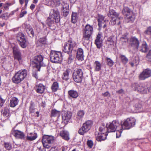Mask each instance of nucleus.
Instances as JSON below:
<instances>
[{
  "label": "nucleus",
  "mask_w": 151,
  "mask_h": 151,
  "mask_svg": "<svg viewBox=\"0 0 151 151\" xmlns=\"http://www.w3.org/2000/svg\"><path fill=\"white\" fill-rule=\"evenodd\" d=\"M94 65L95 67V70L96 71H99L101 70L102 65L99 61H96L95 62Z\"/></svg>",
  "instance_id": "7c9ffc66"
},
{
  "label": "nucleus",
  "mask_w": 151,
  "mask_h": 151,
  "mask_svg": "<svg viewBox=\"0 0 151 151\" xmlns=\"http://www.w3.org/2000/svg\"><path fill=\"white\" fill-rule=\"evenodd\" d=\"M60 135L63 139L66 140H68L69 139V134L67 131L64 130L61 131L60 133Z\"/></svg>",
  "instance_id": "a878e982"
},
{
  "label": "nucleus",
  "mask_w": 151,
  "mask_h": 151,
  "mask_svg": "<svg viewBox=\"0 0 151 151\" xmlns=\"http://www.w3.org/2000/svg\"><path fill=\"white\" fill-rule=\"evenodd\" d=\"M12 5V4L11 3H5L3 7L5 9H8L9 6Z\"/></svg>",
  "instance_id": "864d4df0"
},
{
  "label": "nucleus",
  "mask_w": 151,
  "mask_h": 151,
  "mask_svg": "<svg viewBox=\"0 0 151 151\" xmlns=\"http://www.w3.org/2000/svg\"><path fill=\"white\" fill-rule=\"evenodd\" d=\"M60 115V111L55 109H52L51 111V117H59Z\"/></svg>",
  "instance_id": "c9c22d12"
},
{
  "label": "nucleus",
  "mask_w": 151,
  "mask_h": 151,
  "mask_svg": "<svg viewBox=\"0 0 151 151\" xmlns=\"http://www.w3.org/2000/svg\"><path fill=\"white\" fill-rule=\"evenodd\" d=\"M87 145L90 148H92L93 146V142L91 140H88L87 142Z\"/></svg>",
  "instance_id": "052dcab7"
},
{
  "label": "nucleus",
  "mask_w": 151,
  "mask_h": 151,
  "mask_svg": "<svg viewBox=\"0 0 151 151\" xmlns=\"http://www.w3.org/2000/svg\"><path fill=\"white\" fill-rule=\"evenodd\" d=\"M107 16L110 18L114 17H118L119 14L116 13L114 10L112 9H109L107 13Z\"/></svg>",
  "instance_id": "393cba45"
},
{
  "label": "nucleus",
  "mask_w": 151,
  "mask_h": 151,
  "mask_svg": "<svg viewBox=\"0 0 151 151\" xmlns=\"http://www.w3.org/2000/svg\"><path fill=\"white\" fill-rule=\"evenodd\" d=\"M146 35L151 36V27H148L145 32Z\"/></svg>",
  "instance_id": "8fccbe9b"
},
{
  "label": "nucleus",
  "mask_w": 151,
  "mask_h": 151,
  "mask_svg": "<svg viewBox=\"0 0 151 151\" xmlns=\"http://www.w3.org/2000/svg\"><path fill=\"white\" fill-rule=\"evenodd\" d=\"M51 14L50 15L56 21L59 22L60 20V15L57 9H52L51 12Z\"/></svg>",
  "instance_id": "412c9836"
},
{
  "label": "nucleus",
  "mask_w": 151,
  "mask_h": 151,
  "mask_svg": "<svg viewBox=\"0 0 151 151\" xmlns=\"http://www.w3.org/2000/svg\"><path fill=\"white\" fill-rule=\"evenodd\" d=\"M148 84L147 83H140L139 84L135 83L132 85V87L134 88L136 91L142 93H147V89L148 88L147 87Z\"/></svg>",
  "instance_id": "1a4fd4ad"
},
{
  "label": "nucleus",
  "mask_w": 151,
  "mask_h": 151,
  "mask_svg": "<svg viewBox=\"0 0 151 151\" xmlns=\"http://www.w3.org/2000/svg\"><path fill=\"white\" fill-rule=\"evenodd\" d=\"M27 13V12L26 11L21 12L19 15L20 17L21 18L23 17L24 15L26 14Z\"/></svg>",
  "instance_id": "680f3d73"
},
{
  "label": "nucleus",
  "mask_w": 151,
  "mask_h": 151,
  "mask_svg": "<svg viewBox=\"0 0 151 151\" xmlns=\"http://www.w3.org/2000/svg\"><path fill=\"white\" fill-rule=\"evenodd\" d=\"M119 58L121 61L124 64H126L128 62V59L125 55H121L119 56Z\"/></svg>",
  "instance_id": "37998d69"
},
{
  "label": "nucleus",
  "mask_w": 151,
  "mask_h": 151,
  "mask_svg": "<svg viewBox=\"0 0 151 151\" xmlns=\"http://www.w3.org/2000/svg\"><path fill=\"white\" fill-rule=\"evenodd\" d=\"M146 58L148 59V60H151V50H149L146 56Z\"/></svg>",
  "instance_id": "bf43d9fd"
},
{
  "label": "nucleus",
  "mask_w": 151,
  "mask_h": 151,
  "mask_svg": "<svg viewBox=\"0 0 151 151\" xmlns=\"http://www.w3.org/2000/svg\"><path fill=\"white\" fill-rule=\"evenodd\" d=\"M121 126L119 121L117 120H114L110 123L108 127V132H114L116 129L120 127Z\"/></svg>",
  "instance_id": "4468645a"
},
{
  "label": "nucleus",
  "mask_w": 151,
  "mask_h": 151,
  "mask_svg": "<svg viewBox=\"0 0 151 151\" xmlns=\"http://www.w3.org/2000/svg\"><path fill=\"white\" fill-rule=\"evenodd\" d=\"M4 100L2 98H1V96H0V104H3L4 103Z\"/></svg>",
  "instance_id": "69168bd1"
},
{
  "label": "nucleus",
  "mask_w": 151,
  "mask_h": 151,
  "mask_svg": "<svg viewBox=\"0 0 151 151\" xmlns=\"http://www.w3.org/2000/svg\"><path fill=\"white\" fill-rule=\"evenodd\" d=\"M18 102L19 100L17 98L15 97H13L10 100V106L12 107H14L18 104Z\"/></svg>",
  "instance_id": "c756f323"
},
{
  "label": "nucleus",
  "mask_w": 151,
  "mask_h": 151,
  "mask_svg": "<svg viewBox=\"0 0 151 151\" xmlns=\"http://www.w3.org/2000/svg\"><path fill=\"white\" fill-rule=\"evenodd\" d=\"M99 132L96 137V140L99 141L105 140L108 134V127H106L102 124L99 128Z\"/></svg>",
  "instance_id": "7ed1b4c3"
},
{
  "label": "nucleus",
  "mask_w": 151,
  "mask_h": 151,
  "mask_svg": "<svg viewBox=\"0 0 151 151\" xmlns=\"http://www.w3.org/2000/svg\"><path fill=\"white\" fill-rule=\"evenodd\" d=\"M58 21H55L54 19L50 16L47 20V24L49 26H50L55 23H57Z\"/></svg>",
  "instance_id": "2f4dec72"
},
{
  "label": "nucleus",
  "mask_w": 151,
  "mask_h": 151,
  "mask_svg": "<svg viewBox=\"0 0 151 151\" xmlns=\"http://www.w3.org/2000/svg\"><path fill=\"white\" fill-rule=\"evenodd\" d=\"M50 57L51 61L54 63H60L62 60V54L59 52L51 51Z\"/></svg>",
  "instance_id": "6e6552de"
},
{
  "label": "nucleus",
  "mask_w": 151,
  "mask_h": 151,
  "mask_svg": "<svg viewBox=\"0 0 151 151\" xmlns=\"http://www.w3.org/2000/svg\"><path fill=\"white\" fill-rule=\"evenodd\" d=\"M83 72L81 69H77L75 70L73 74V78L74 81L77 83L82 81L83 75Z\"/></svg>",
  "instance_id": "ddd939ff"
},
{
  "label": "nucleus",
  "mask_w": 151,
  "mask_h": 151,
  "mask_svg": "<svg viewBox=\"0 0 151 151\" xmlns=\"http://www.w3.org/2000/svg\"><path fill=\"white\" fill-rule=\"evenodd\" d=\"M85 114V112L83 110H80L78 111L77 117L78 119H80L82 118Z\"/></svg>",
  "instance_id": "79ce46f5"
},
{
  "label": "nucleus",
  "mask_w": 151,
  "mask_h": 151,
  "mask_svg": "<svg viewBox=\"0 0 151 151\" xmlns=\"http://www.w3.org/2000/svg\"><path fill=\"white\" fill-rule=\"evenodd\" d=\"M124 129H122V128L120 127H119V128L116 129V138H119L120 137L121 135V133L122 132V130Z\"/></svg>",
  "instance_id": "de8ad7c7"
},
{
  "label": "nucleus",
  "mask_w": 151,
  "mask_h": 151,
  "mask_svg": "<svg viewBox=\"0 0 151 151\" xmlns=\"http://www.w3.org/2000/svg\"><path fill=\"white\" fill-rule=\"evenodd\" d=\"M122 12L123 14L126 16V21L127 22H132L134 21V14L128 7H124Z\"/></svg>",
  "instance_id": "423d86ee"
},
{
  "label": "nucleus",
  "mask_w": 151,
  "mask_h": 151,
  "mask_svg": "<svg viewBox=\"0 0 151 151\" xmlns=\"http://www.w3.org/2000/svg\"><path fill=\"white\" fill-rule=\"evenodd\" d=\"M105 17L101 14H98V25L99 27L102 26V24L104 22H108V20H104Z\"/></svg>",
  "instance_id": "b1692460"
},
{
  "label": "nucleus",
  "mask_w": 151,
  "mask_h": 151,
  "mask_svg": "<svg viewBox=\"0 0 151 151\" xmlns=\"http://www.w3.org/2000/svg\"><path fill=\"white\" fill-rule=\"evenodd\" d=\"M13 52L15 59L17 60L19 62L21 61V53L20 51L19 48L17 46L13 47Z\"/></svg>",
  "instance_id": "dca6fc26"
},
{
  "label": "nucleus",
  "mask_w": 151,
  "mask_h": 151,
  "mask_svg": "<svg viewBox=\"0 0 151 151\" xmlns=\"http://www.w3.org/2000/svg\"><path fill=\"white\" fill-rule=\"evenodd\" d=\"M27 75V71L26 70H19L12 77V81L14 83H19L24 79Z\"/></svg>",
  "instance_id": "f03ea898"
},
{
  "label": "nucleus",
  "mask_w": 151,
  "mask_h": 151,
  "mask_svg": "<svg viewBox=\"0 0 151 151\" xmlns=\"http://www.w3.org/2000/svg\"><path fill=\"white\" fill-rule=\"evenodd\" d=\"M59 85L58 83L56 82H54L51 87V89L53 92H55L58 89Z\"/></svg>",
  "instance_id": "ea45409f"
},
{
  "label": "nucleus",
  "mask_w": 151,
  "mask_h": 151,
  "mask_svg": "<svg viewBox=\"0 0 151 151\" xmlns=\"http://www.w3.org/2000/svg\"><path fill=\"white\" fill-rule=\"evenodd\" d=\"M72 113L70 111H63L62 114V120L65 123L67 124L70 119Z\"/></svg>",
  "instance_id": "a211bd4d"
},
{
  "label": "nucleus",
  "mask_w": 151,
  "mask_h": 151,
  "mask_svg": "<svg viewBox=\"0 0 151 151\" xmlns=\"http://www.w3.org/2000/svg\"><path fill=\"white\" fill-rule=\"evenodd\" d=\"M11 134L16 138L23 139L24 138L25 135L22 132L18 130L12 131Z\"/></svg>",
  "instance_id": "6ab92c4d"
},
{
  "label": "nucleus",
  "mask_w": 151,
  "mask_h": 151,
  "mask_svg": "<svg viewBox=\"0 0 151 151\" xmlns=\"http://www.w3.org/2000/svg\"><path fill=\"white\" fill-rule=\"evenodd\" d=\"M121 41L123 44H125L127 42H129L128 39L126 36L123 35L120 38Z\"/></svg>",
  "instance_id": "a18cd8bd"
},
{
  "label": "nucleus",
  "mask_w": 151,
  "mask_h": 151,
  "mask_svg": "<svg viewBox=\"0 0 151 151\" xmlns=\"http://www.w3.org/2000/svg\"><path fill=\"white\" fill-rule=\"evenodd\" d=\"M102 37V34L99 33L95 41V44L98 48H100L102 46V41L101 37Z\"/></svg>",
  "instance_id": "4be33fe9"
},
{
  "label": "nucleus",
  "mask_w": 151,
  "mask_h": 151,
  "mask_svg": "<svg viewBox=\"0 0 151 151\" xmlns=\"http://www.w3.org/2000/svg\"><path fill=\"white\" fill-rule=\"evenodd\" d=\"M105 60L106 61L107 64L110 66L111 67L114 64V62L110 58L106 57Z\"/></svg>",
  "instance_id": "49530a36"
},
{
  "label": "nucleus",
  "mask_w": 151,
  "mask_h": 151,
  "mask_svg": "<svg viewBox=\"0 0 151 151\" xmlns=\"http://www.w3.org/2000/svg\"><path fill=\"white\" fill-rule=\"evenodd\" d=\"M109 94V93L107 91L104 93L102 94V95L104 97L107 96Z\"/></svg>",
  "instance_id": "e2e57ef3"
},
{
  "label": "nucleus",
  "mask_w": 151,
  "mask_h": 151,
  "mask_svg": "<svg viewBox=\"0 0 151 151\" xmlns=\"http://www.w3.org/2000/svg\"><path fill=\"white\" fill-rule=\"evenodd\" d=\"M93 32V27L88 24L86 25L85 27L82 41L83 44L85 45L88 44L89 42V40Z\"/></svg>",
  "instance_id": "f257e3e1"
},
{
  "label": "nucleus",
  "mask_w": 151,
  "mask_h": 151,
  "mask_svg": "<svg viewBox=\"0 0 151 151\" xmlns=\"http://www.w3.org/2000/svg\"><path fill=\"white\" fill-rule=\"evenodd\" d=\"M4 147L7 150H10L12 147V145L8 143H5L4 144Z\"/></svg>",
  "instance_id": "09e8293b"
},
{
  "label": "nucleus",
  "mask_w": 151,
  "mask_h": 151,
  "mask_svg": "<svg viewBox=\"0 0 151 151\" xmlns=\"http://www.w3.org/2000/svg\"><path fill=\"white\" fill-rule=\"evenodd\" d=\"M136 120L133 118H128L124 120L123 123L120 126L122 129H128L133 127L135 124Z\"/></svg>",
  "instance_id": "0eeeda50"
},
{
  "label": "nucleus",
  "mask_w": 151,
  "mask_h": 151,
  "mask_svg": "<svg viewBox=\"0 0 151 151\" xmlns=\"http://www.w3.org/2000/svg\"><path fill=\"white\" fill-rule=\"evenodd\" d=\"M92 125V122L91 121L88 120L84 123L78 131V133L81 135H83L87 132L91 128Z\"/></svg>",
  "instance_id": "f8f14e48"
},
{
  "label": "nucleus",
  "mask_w": 151,
  "mask_h": 151,
  "mask_svg": "<svg viewBox=\"0 0 151 151\" xmlns=\"http://www.w3.org/2000/svg\"><path fill=\"white\" fill-rule=\"evenodd\" d=\"M2 113L5 117H7L9 116V111L8 107H6L2 111Z\"/></svg>",
  "instance_id": "f704fd0d"
},
{
  "label": "nucleus",
  "mask_w": 151,
  "mask_h": 151,
  "mask_svg": "<svg viewBox=\"0 0 151 151\" xmlns=\"http://www.w3.org/2000/svg\"><path fill=\"white\" fill-rule=\"evenodd\" d=\"M134 107L137 110H138L142 108V105L141 104L138 103L135 104Z\"/></svg>",
  "instance_id": "4d7b16f0"
},
{
  "label": "nucleus",
  "mask_w": 151,
  "mask_h": 151,
  "mask_svg": "<svg viewBox=\"0 0 151 151\" xmlns=\"http://www.w3.org/2000/svg\"><path fill=\"white\" fill-rule=\"evenodd\" d=\"M50 1L51 3V5L52 6H58L60 4V0H50Z\"/></svg>",
  "instance_id": "4c0bfd02"
},
{
  "label": "nucleus",
  "mask_w": 151,
  "mask_h": 151,
  "mask_svg": "<svg viewBox=\"0 0 151 151\" xmlns=\"http://www.w3.org/2000/svg\"><path fill=\"white\" fill-rule=\"evenodd\" d=\"M39 42L42 44H45L46 43V39L45 37L40 38L38 40Z\"/></svg>",
  "instance_id": "6e6d98bb"
},
{
  "label": "nucleus",
  "mask_w": 151,
  "mask_h": 151,
  "mask_svg": "<svg viewBox=\"0 0 151 151\" xmlns=\"http://www.w3.org/2000/svg\"><path fill=\"white\" fill-rule=\"evenodd\" d=\"M43 57L41 55H38L35 57L33 62V67H35L38 71L40 70L41 66H45L46 64L43 62Z\"/></svg>",
  "instance_id": "39448f33"
},
{
  "label": "nucleus",
  "mask_w": 151,
  "mask_h": 151,
  "mask_svg": "<svg viewBox=\"0 0 151 151\" xmlns=\"http://www.w3.org/2000/svg\"><path fill=\"white\" fill-rule=\"evenodd\" d=\"M26 29L28 34L29 36L31 35L33 37L34 35V32L32 28L30 26H28L26 28Z\"/></svg>",
  "instance_id": "72a5a7b5"
},
{
  "label": "nucleus",
  "mask_w": 151,
  "mask_h": 151,
  "mask_svg": "<svg viewBox=\"0 0 151 151\" xmlns=\"http://www.w3.org/2000/svg\"><path fill=\"white\" fill-rule=\"evenodd\" d=\"M50 151H56L55 149V148L53 147H52L50 150Z\"/></svg>",
  "instance_id": "774afa93"
},
{
  "label": "nucleus",
  "mask_w": 151,
  "mask_h": 151,
  "mask_svg": "<svg viewBox=\"0 0 151 151\" xmlns=\"http://www.w3.org/2000/svg\"><path fill=\"white\" fill-rule=\"evenodd\" d=\"M17 39L19 42V44L23 48H25L27 46L28 42L25 37L24 34L19 32L17 35Z\"/></svg>",
  "instance_id": "9d476101"
},
{
  "label": "nucleus",
  "mask_w": 151,
  "mask_h": 151,
  "mask_svg": "<svg viewBox=\"0 0 151 151\" xmlns=\"http://www.w3.org/2000/svg\"><path fill=\"white\" fill-rule=\"evenodd\" d=\"M74 59V56L72 55H69L68 58V64L70 63Z\"/></svg>",
  "instance_id": "3c124183"
},
{
  "label": "nucleus",
  "mask_w": 151,
  "mask_h": 151,
  "mask_svg": "<svg viewBox=\"0 0 151 151\" xmlns=\"http://www.w3.org/2000/svg\"><path fill=\"white\" fill-rule=\"evenodd\" d=\"M54 137L51 136L44 135L43 136L42 139V142L44 147L49 148L50 146V144L53 142Z\"/></svg>",
  "instance_id": "9b49d317"
},
{
  "label": "nucleus",
  "mask_w": 151,
  "mask_h": 151,
  "mask_svg": "<svg viewBox=\"0 0 151 151\" xmlns=\"http://www.w3.org/2000/svg\"><path fill=\"white\" fill-rule=\"evenodd\" d=\"M76 45L75 41L70 39L65 43L63 50L65 52L69 54L72 50H76Z\"/></svg>",
  "instance_id": "20e7f679"
},
{
  "label": "nucleus",
  "mask_w": 151,
  "mask_h": 151,
  "mask_svg": "<svg viewBox=\"0 0 151 151\" xmlns=\"http://www.w3.org/2000/svg\"><path fill=\"white\" fill-rule=\"evenodd\" d=\"M63 15L66 17L69 14V6L68 4L64 2L63 4Z\"/></svg>",
  "instance_id": "5701e85b"
},
{
  "label": "nucleus",
  "mask_w": 151,
  "mask_h": 151,
  "mask_svg": "<svg viewBox=\"0 0 151 151\" xmlns=\"http://www.w3.org/2000/svg\"><path fill=\"white\" fill-rule=\"evenodd\" d=\"M123 92V90L122 89H120L116 91V93L119 94L122 93Z\"/></svg>",
  "instance_id": "338daca9"
},
{
  "label": "nucleus",
  "mask_w": 151,
  "mask_h": 151,
  "mask_svg": "<svg viewBox=\"0 0 151 151\" xmlns=\"http://www.w3.org/2000/svg\"><path fill=\"white\" fill-rule=\"evenodd\" d=\"M136 62H132L130 63L131 64L132 67H133L134 66H137L139 63V61L138 60H136Z\"/></svg>",
  "instance_id": "13d9d810"
},
{
  "label": "nucleus",
  "mask_w": 151,
  "mask_h": 151,
  "mask_svg": "<svg viewBox=\"0 0 151 151\" xmlns=\"http://www.w3.org/2000/svg\"><path fill=\"white\" fill-rule=\"evenodd\" d=\"M113 38V37L112 36H110L108 38L107 40V42H109L110 43V45H113L114 44V41Z\"/></svg>",
  "instance_id": "5fc2aeb1"
},
{
  "label": "nucleus",
  "mask_w": 151,
  "mask_h": 151,
  "mask_svg": "<svg viewBox=\"0 0 151 151\" xmlns=\"http://www.w3.org/2000/svg\"><path fill=\"white\" fill-rule=\"evenodd\" d=\"M16 11H14L12 12V13L9 14L8 13H6L3 14L2 16V18L4 19H7L10 17L11 15H12L14 14V12Z\"/></svg>",
  "instance_id": "a19ab883"
},
{
  "label": "nucleus",
  "mask_w": 151,
  "mask_h": 151,
  "mask_svg": "<svg viewBox=\"0 0 151 151\" xmlns=\"http://www.w3.org/2000/svg\"><path fill=\"white\" fill-rule=\"evenodd\" d=\"M45 89V86L41 83L36 84L35 86V91L38 93H43L44 92Z\"/></svg>",
  "instance_id": "aec40b11"
},
{
  "label": "nucleus",
  "mask_w": 151,
  "mask_h": 151,
  "mask_svg": "<svg viewBox=\"0 0 151 151\" xmlns=\"http://www.w3.org/2000/svg\"><path fill=\"white\" fill-rule=\"evenodd\" d=\"M37 137V135L36 133H30L28 134L26 137V139L29 141H33Z\"/></svg>",
  "instance_id": "bb28decb"
},
{
  "label": "nucleus",
  "mask_w": 151,
  "mask_h": 151,
  "mask_svg": "<svg viewBox=\"0 0 151 151\" xmlns=\"http://www.w3.org/2000/svg\"><path fill=\"white\" fill-rule=\"evenodd\" d=\"M129 44L134 48L138 49L139 42L138 39L135 37H132L129 40Z\"/></svg>",
  "instance_id": "f3484780"
},
{
  "label": "nucleus",
  "mask_w": 151,
  "mask_h": 151,
  "mask_svg": "<svg viewBox=\"0 0 151 151\" xmlns=\"http://www.w3.org/2000/svg\"><path fill=\"white\" fill-rule=\"evenodd\" d=\"M29 111L30 113H33L35 112V109L33 104H31L29 107Z\"/></svg>",
  "instance_id": "603ef678"
},
{
  "label": "nucleus",
  "mask_w": 151,
  "mask_h": 151,
  "mask_svg": "<svg viewBox=\"0 0 151 151\" xmlns=\"http://www.w3.org/2000/svg\"><path fill=\"white\" fill-rule=\"evenodd\" d=\"M151 76V70L149 69L144 70L139 75V78L140 80H144Z\"/></svg>",
  "instance_id": "2eb2a0df"
},
{
  "label": "nucleus",
  "mask_w": 151,
  "mask_h": 151,
  "mask_svg": "<svg viewBox=\"0 0 151 151\" xmlns=\"http://www.w3.org/2000/svg\"><path fill=\"white\" fill-rule=\"evenodd\" d=\"M78 16L76 12H73L71 15V22L73 23H75L78 20Z\"/></svg>",
  "instance_id": "473e14b6"
},
{
  "label": "nucleus",
  "mask_w": 151,
  "mask_h": 151,
  "mask_svg": "<svg viewBox=\"0 0 151 151\" xmlns=\"http://www.w3.org/2000/svg\"><path fill=\"white\" fill-rule=\"evenodd\" d=\"M83 50L81 48L78 49L77 55V57L78 60H82L83 59Z\"/></svg>",
  "instance_id": "c85d7f7f"
},
{
  "label": "nucleus",
  "mask_w": 151,
  "mask_h": 151,
  "mask_svg": "<svg viewBox=\"0 0 151 151\" xmlns=\"http://www.w3.org/2000/svg\"><path fill=\"white\" fill-rule=\"evenodd\" d=\"M68 96L69 97H71L73 99L77 98L78 94V92L74 90H70L68 91Z\"/></svg>",
  "instance_id": "cd10ccee"
},
{
  "label": "nucleus",
  "mask_w": 151,
  "mask_h": 151,
  "mask_svg": "<svg viewBox=\"0 0 151 151\" xmlns=\"http://www.w3.org/2000/svg\"><path fill=\"white\" fill-rule=\"evenodd\" d=\"M69 72V70L67 69L63 73V76L62 77V78L63 80L66 81L68 79Z\"/></svg>",
  "instance_id": "58836bf2"
},
{
  "label": "nucleus",
  "mask_w": 151,
  "mask_h": 151,
  "mask_svg": "<svg viewBox=\"0 0 151 151\" xmlns=\"http://www.w3.org/2000/svg\"><path fill=\"white\" fill-rule=\"evenodd\" d=\"M111 18V19L110 21V24L112 25H115L116 23V21H118L121 19H123L122 17H119V16L118 17H112Z\"/></svg>",
  "instance_id": "e433bc0d"
},
{
  "label": "nucleus",
  "mask_w": 151,
  "mask_h": 151,
  "mask_svg": "<svg viewBox=\"0 0 151 151\" xmlns=\"http://www.w3.org/2000/svg\"><path fill=\"white\" fill-rule=\"evenodd\" d=\"M147 50V46L145 42H143L142 44V46L141 47L140 50L143 52H146Z\"/></svg>",
  "instance_id": "c03bdc74"
},
{
  "label": "nucleus",
  "mask_w": 151,
  "mask_h": 151,
  "mask_svg": "<svg viewBox=\"0 0 151 151\" xmlns=\"http://www.w3.org/2000/svg\"><path fill=\"white\" fill-rule=\"evenodd\" d=\"M35 5L33 4H32L30 6V9L32 10H33L35 8Z\"/></svg>",
  "instance_id": "0e129e2a"
}]
</instances>
